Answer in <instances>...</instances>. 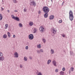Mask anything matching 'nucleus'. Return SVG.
<instances>
[{"label":"nucleus","mask_w":75,"mask_h":75,"mask_svg":"<svg viewBox=\"0 0 75 75\" xmlns=\"http://www.w3.org/2000/svg\"><path fill=\"white\" fill-rule=\"evenodd\" d=\"M42 10L44 13H48L50 11V9L47 6H44Z\"/></svg>","instance_id":"obj_1"},{"label":"nucleus","mask_w":75,"mask_h":75,"mask_svg":"<svg viewBox=\"0 0 75 75\" xmlns=\"http://www.w3.org/2000/svg\"><path fill=\"white\" fill-rule=\"evenodd\" d=\"M69 18L71 21H72L74 19L73 12L71 10H70L69 12Z\"/></svg>","instance_id":"obj_2"},{"label":"nucleus","mask_w":75,"mask_h":75,"mask_svg":"<svg viewBox=\"0 0 75 75\" xmlns=\"http://www.w3.org/2000/svg\"><path fill=\"white\" fill-rule=\"evenodd\" d=\"M11 17L13 19L16 20V21H20V19H19V18L17 17H15L14 15H12Z\"/></svg>","instance_id":"obj_3"},{"label":"nucleus","mask_w":75,"mask_h":75,"mask_svg":"<svg viewBox=\"0 0 75 75\" xmlns=\"http://www.w3.org/2000/svg\"><path fill=\"white\" fill-rule=\"evenodd\" d=\"M30 6H34V7H35V6H36V3H35V2L34 1H32L30 2Z\"/></svg>","instance_id":"obj_4"},{"label":"nucleus","mask_w":75,"mask_h":75,"mask_svg":"<svg viewBox=\"0 0 75 75\" xmlns=\"http://www.w3.org/2000/svg\"><path fill=\"white\" fill-rule=\"evenodd\" d=\"M28 38L30 40H33L34 38V35L33 34H30L28 36Z\"/></svg>","instance_id":"obj_5"},{"label":"nucleus","mask_w":75,"mask_h":75,"mask_svg":"<svg viewBox=\"0 0 75 75\" xmlns=\"http://www.w3.org/2000/svg\"><path fill=\"white\" fill-rule=\"evenodd\" d=\"M39 30L40 32H43L45 30L44 28L42 26H41L40 27Z\"/></svg>","instance_id":"obj_6"},{"label":"nucleus","mask_w":75,"mask_h":75,"mask_svg":"<svg viewBox=\"0 0 75 75\" xmlns=\"http://www.w3.org/2000/svg\"><path fill=\"white\" fill-rule=\"evenodd\" d=\"M14 57L15 58H17L18 57V54L17 53V52H15L14 54Z\"/></svg>","instance_id":"obj_7"},{"label":"nucleus","mask_w":75,"mask_h":75,"mask_svg":"<svg viewBox=\"0 0 75 75\" xmlns=\"http://www.w3.org/2000/svg\"><path fill=\"white\" fill-rule=\"evenodd\" d=\"M54 18V16L53 15H51L49 17V20H53Z\"/></svg>","instance_id":"obj_8"},{"label":"nucleus","mask_w":75,"mask_h":75,"mask_svg":"<svg viewBox=\"0 0 75 75\" xmlns=\"http://www.w3.org/2000/svg\"><path fill=\"white\" fill-rule=\"evenodd\" d=\"M4 60V57L3 56L0 57V62L1 61H3Z\"/></svg>","instance_id":"obj_9"},{"label":"nucleus","mask_w":75,"mask_h":75,"mask_svg":"<svg viewBox=\"0 0 75 75\" xmlns=\"http://www.w3.org/2000/svg\"><path fill=\"white\" fill-rule=\"evenodd\" d=\"M52 63L54 66H55V67H56V66H57V63H56V62H55V61L54 60L53 61Z\"/></svg>","instance_id":"obj_10"},{"label":"nucleus","mask_w":75,"mask_h":75,"mask_svg":"<svg viewBox=\"0 0 75 75\" xmlns=\"http://www.w3.org/2000/svg\"><path fill=\"white\" fill-rule=\"evenodd\" d=\"M45 13L44 15V17L45 18H47L48 17V13Z\"/></svg>","instance_id":"obj_11"},{"label":"nucleus","mask_w":75,"mask_h":75,"mask_svg":"<svg viewBox=\"0 0 75 75\" xmlns=\"http://www.w3.org/2000/svg\"><path fill=\"white\" fill-rule=\"evenodd\" d=\"M52 31L54 34H56V32H57V31L55 29L52 30Z\"/></svg>","instance_id":"obj_12"},{"label":"nucleus","mask_w":75,"mask_h":75,"mask_svg":"<svg viewBox=\"0 0 75 75\" xmlns=\"http://www.w3.org/2000/svg\"><path fill=\"white\" fill-rule=\"evenodd\" d=\"M37 28H34L33 30V33H35L37 31Z\"/></svg>","instance_id":"obj_13"},{"label":"nucleus","mask_w":75,"mask_h":75,"mask_svg":"<svg viewBox=\"0 0 75 75\" xmlns=\"http://www.w3.org/2000/svg\"><path fill=\"white\" fill-rule=\"evenodd\" d=\"M37 47L38 48H41V44H40L37 45Z\"/></svg>","instance_id":"obj_14"},{"label":"nucleus","mask_w":75,"mask_h":75,"mask_svg":"<svg viewBox=\"0 0 75 75\" xmlns=\"http://www.w3.org/2000/svg\"><path fill=\"white\" fill-rule=\"evenodd\" d=\"M34 24V23H33V22H30L29 23V25L30 26H32L33 25V24Z\"/></svg>","instance_id":"obj_15"},{"label":"nucleus","mask_w":75,"mask_h":75,"mask_svg":"<svg viewBox=\"0 0 75 75\" xmlns=\"http://www.w3.org/2000/svg\"><path fill=\"white\" fill-rule=\"evenodd\" d=\"M64 72L62 71H61L60 72V75H64Z\"/></svg>","instance_id":"obj_16"},{"label":"nucleus","mask_w":75,"mask_h":75,"mask_svg":"<svg viewBox=\"0 0 75 75\" xmlns=\"http://www.w3.org/2000/svg\"><path fill=\"white\" fill-rule=\"evenodd\" d=\"M42 41L44 43H45L46 42V40L44 38H42Z\"/></svg>","instance_id":"obj_17"},{"label":"nucleus","mask_w":75,"mask_h":75,"mask_svg":"<svg viewBox=\"0 0 75 75\" xmlns=\"http://www.w3.org/2000/svg\"><path fill=\"white\" fill-rule=\"evenodd\" d=\"M3 19V16L1 14H0V21L2 20Z\"/></svg>","instance_id":"obj_18"},{"label":"nucleus","mask_w":75,"mask_h":75,"mask_svg":"<svg viewBox=\"0 0 75 75\" xmlns=\"http://www.w3.org/2000/svg\"><path fill=\"white\" fill-rule=\"evenodd\" d=\"M3 37L4 38H6L7 37V35L5 34L3 36Z\"/></svg>","instance_id":"obj_19"},{"label":"nucleus","mask_w":75,"mask_h":75,"mask_svg":"<svg viewBox=\"0 0 75 75\" xmlns=\"http://www.w3.org/2000/svg\"><path fill=\"white\" fill-rule=\"evenodd\" d=\"M51 62V60L49 59L48 60L47 62V64H48V65H49V64Z\"/></svg>","instance_id":"obj_20"},{"label":"nucleus","mask_w":75,"mask_h":75,"mask_svg":"<svg viewBox=\"0 0 75 75\" xmlns=\"http://www.w3.org/2000/svg\"><path fill=\"white\" fill-rule=\"evenodd\" d=\"M13 2L14 3H18V1L16 0H13Z\"/></svg>","instance_id":"obj_21"},{"label":"nucleus","mask_w":75,"mask_h":75,"mask_svg":"<svg viewBox=\"0 0 75 75\" xmlns=\"http://www.w3.org/2000/svg\"><path fill=\"white\" fill-rule=\"evenodd\" d=\"M8 25L7 24H6L5 25V29H7V28L8 27Z\"/></svg>","instance_id":"obj_22"},{"label":"nucleus","mask_w":75,"mask_h":75,"mask_svg":"<svg viewBox=\"0 0 75 75\" xmlns=\"http://www.w3.org/2000/svg\"><path fill=\"white\" fill-rule=\"evenodd\" d=\"M8 37H9V38L10 37V36H11L10 33H9V32H8Z\"/></svg>","instance_id":"obj_23"},{"label":"nucleus","mask_w":75,"mask_h":75,"mask_svg":"<svg viewBox=\"0 0 75 75\" xmlns=\"http://www.w3.org/2000/svg\"><path fill=\"white\" fill-rule=\"evenodd\" d=\"M70 69L72 72H73L74 71V68H73V67H72Z\"/></svg>","instance_id":"obj_24"},{"label":"nucleus","mask_w":75,"mask_h":75,"mask_svg":"<svg viewBox=\"0 0 75 75\" xmlns=\"http://www.w3.org/2000/svg\"><path fill=\"white\" fill-rule=\"evenodd\" d=\"M51 52L52 54H53L54 53V51L52 49H51Z\"/></svg>","instance_id":"obj_25"},{"label":"nucleus","mask_w":75,"mask_h":75,"mask_svg":"<svg viewBox=\"0 0 75 75\" xmlns=\"http://www.w3.org/2000/svg\"><path fill=\"white\" fill-rule=\"evenodd\" d=\"M3 53L1 52H0V57H3Z\"/></svg>","instance_id":"obj_26"},{"label":"nucleus","mask_w":75,"mask_h":75,"mask_svg":"<svg viewBox=\"0 0 75 75\" xmlns=\"http://www.w3.org/2000/svg\"><path fill=\"white\" fill-rule=\"evenodd\" d=\"M19 25L20 27H23V25L21 23H19Z\"/></svg>","instance_id":"obj_27"},{"label":"nucleus","mask_w":75,"mask_h":75,"mask_svg":"<svg viewBox=\"0 0 75 75\" xmlns=\"http://www.w3.org/2000/svg\"><path fill=\"white\" fill-rule=\"evenodd\" d=\"M24 60L25 61H27V57H25L24 58Z\"/></svg>","instance_id":"obj_28"},{"label":"nucleus","mask_w":75,"mask_h":75,"mask_svg":"<svg viewBox=\"0 0 75 75\" xmlns=\"http://www.w3.org/2000/svg\"><path fill=\"white\" fill-rule=\"evenodd\" d=\"M40 52H44V50H43L42 49H40Z\"/></svg>","instance_id":"obj_29"},{"label":"nucleus","mask_w":75,"mask_h":75,"mask_svg":"<svg viewBox=\"0 0 75 75\" xmlns=\"http://www.w3.org/2000/svg\"><path fill=\"white\" fill-rule=\"evenodd\" d=\"M38 75H42V74L41 72H39L38 74Z\"/></svg>","instance_id":"obj_30"},{"label":"nucleus","mask_w":75,"mask_h":75,"mask_svg":"<svg viewBox=\"0 0 75 75\" xmlns=\"http://www.w3.org/2000/svg\"><path fill=\"white\" fill-rule=\"evenodd\" d=\"M38 54H40V50H37V51Z\"/></svg>","instance_id":"obj_31"},{"label":"nucleus","mask_w":75,"mask_h":75,"mask_svg":"<svg viewBox=\"0 0 75 75\" xmlns=\"http://www.w3.org/2000/svg\"><path fill=\"white\" fill-rule=\"evenodd\" d=\"M1 11H4V8H3L2 7H1Z\"/></svg>","instance_id":"obj_32"},{"label":"nucleus","mask_w":75,"mask_h":75,"mask_svg":"<svg viewBox=\"0 0 75 75\" xmlns=\"http://www.w3.org/2000/svg\"><path fill=\"white\" fill-rule=\"evenodd\" d=\"M62 22V20H59V23H61Z\"/></svg>","instance_id":"obj_33"},{"label":"nucleus","mask_w":75,"mask_h":75,"mask_svg":"<svg viewBox=\"0 0 75 75\" xmlns=\"http://www.w3.org/2000/svg\"><path fill=\"white\" fill-rule=\"evenodd\" d=\"M55 72H58V69H56L55 70Z\"/></svg>","instance_id":"obj_34"},{"label":"nucleus","mask_w":75,"mask_h":75,"mask_svg":"<svg viewBox=\"0 0 75 75\" xmlns=\"http://www.w3.org/2000/svg\"><path fill=\"white\" fill-rule=\"evenodd\" d=\"M25 49H26V50H28V46H26L25 47Z\"/></svg>","instance_id":"obj_35"},{"label":"nucleus","mask_w":75,"mask_h":75,"mask_svg":"<svg viewBox=\"0 0 75 75\" xmlns=\"http://www.w3.org/2000/svg\"><path fill=\"white\" fill-rule=\"evenodd\" d=\"M62 37H65V35H64V34H63Z\"/></svg>","instance_id":"obj_36"},{"label":"nucleus","mask_w":75,"mask_h":75,"mask_svg":"<svg viewBox=\"0 0 75 75\" xmlns=\"http://www.w3.org/2000/svg\"><path fill=\"white\" fill-rule=\"evenodd\" d=\"M29 58L30 59H33V58L31 56H30L29 57Z\"/></svg>","instance_id":"obj_37"},{"label":"nucleus","mask_w":75,"mask_h":75,"mask_svg":"<svg viewBox=\"0 0 75 75\" xmlns=\"http://www.w3.org/2000/svg\"><path fill=\"white\" fill-rule=\"evenodd\" d=\"M62 70V71H64L65 70V68L64 67L63 68Z\"/></svg>","instance_id":"obj_38"},{"label":"nucleus","mask_w":75,"mask_h":75,"mask_svg":"<svg viewBox=\"0 0 75 75\" xmlns=\"http://www.w3.org/2000/svg\"><path fill=\"white\" fill-rule=\"evenodd\" d=\"M24 11L25 12H26V11H27V9L25 8H24Z\"/></svg>","instance_id":"obj_39"},{"label":"nucleus","mask_w":75,"mask_h":75,"mask_svg":"<svg viewBox=\"0 0 75 75\" xmlns=\"http://www.w3.org/2000/svg\"><path fill=\"white\" fill-rule=\"evenodd\" d=\"M20 67H21V68H23V65L21 64L20 65Z\"/></svg>","instance_id":"obj_40"},{"label":"nucleus","mask_w":75,"mask_h":75,"mask_svg":"<svg viewBox=\"0 0 75 75\" xmlns=\"http://www.w3.org/2000/svg\"><path fill=\"white\" fill-rule=\"evenodd\" d=\"M13 38H15V37H16V35H14L13 36Z\"/></svg>","instance_id":"obj_41"},{"label":"nucleus","mask_w":75,"mask_h":75,"mask_svg":"<svg viewBox=\"0 0 75 75\" xmlns=\"http://www.w3.org/2000/svg\"><path fill=\"white\" fill-rule=\"evenodd\" d=\"M38 13L39 14H40V13H41V11H39Z\"/></svg>","instance_id":"obj_42"},{"label":"nucleus","mask_w":75,"mask_h":75,"mask_svg":"<svg viewBox=\"0 0 75 75\" xmlns=\"http://www.w3.org/2000/svg\"><path fill=\"white\" fill-rule=\"evenodd\" d=\"M73 53V52H71V51H70V54H72Z\"/></svg>","instance_id":"obj_43"},{"label":"nucleus","mask_w":75,"mask_h":75,"mask_svg":"<svg viewBox=\"0 0 75 75\" xmlns=\"http://www.w3.org/2000/svg\"><path fill=\"white\" fill-rule=\"evenodd\" d=\"M14 11H15V12H17V10H15Z\"/></svg>","instance_id":"obj_44"},{"label":"nucleus","mask_w":75,"mask_h":75,"mask_svg":"<svg viewBox=\"0 0 75 75\" xmlns=\"http://www.w3.org/2000/svg\"><path fill=\"white\" fill-rule=\"evenodd\" d=\"M7 12L8 13H10V11L9 10H8L7 11Z\"/></svg>","instance_id":"obj_45"},{"label":"nucleus","mask_w":75,"mask_h":75,"mask_svg":"<svg viewBox=\"0 0 75 75\" xmlns=\"http://www.w3.org/2000/svg\"><path fill=\"white\" fill-rule=\"evenodd\" d=\"M64 2L62 3V5H64Z\"/></svg>","instance_id":"obj_46"},{"label":"nucleus","mask_w":75,"mask_h":75,"mask_svg":"<svg viewBox=\"0 0 75 75\" xmlns=\"http://www.w3.org/2000/svg\"><path fill=\"white\" fill-rule=\"evenodd\" d=\"M51 1H52V2H53V1H52V0H51Z\"/></svg>","instance_id":"obj_47"},{"label":"nucleus","mask_w":75,"mask_h":75,"mask_svg":"<svg viewBox=\"0 0 75 75\" xmlns=\"http://www.w3.org/2000/svg\"><path fill=\"white\" fill-rule=\"evenodd\" d=\"M2 2H3H3H4V1H3V0H2Z\"/></svg>","instance_id":"obj_48"},{"label":"nucleus","mask_w":75,"mask_h":75,"mask_svg":"<svg viewBox=\"0 0 75 75\" xmlns=\"http://www.w3.org/2000/svg\"><path fill=\"white\" fill-rule=\"evenodd\" d=\"M3 4H4L3 3Z\"/></svg>","instance_id":"obj_49"}]
</instances>
